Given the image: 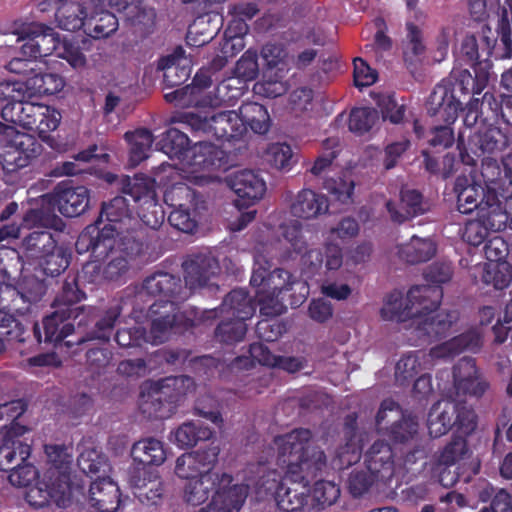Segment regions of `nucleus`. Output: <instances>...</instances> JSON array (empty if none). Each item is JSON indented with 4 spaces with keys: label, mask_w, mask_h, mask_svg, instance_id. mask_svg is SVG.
Instances as JSON below:
<instances>
[{
    "label": "nucleus",
    "mask_w": 512,
    "mask_h": 512,
    "mask_svg": "<svg viewBox=\"0 0 512 512\" xmlns=\"http://www.w3.org/2000/svg\"><path fill=\"white\" fill-rule=\"evenodd\" d=\"M194 379L187 375L168 376L151 382L148 388L154 391V397L164 398L175 407L181 399L194 388Z\"/></svg>",
    "instance_id": "obj_32"
},
{
    "label": "nucleus",
    "mask_w": 512,
    "mask_h": 512,
    "mask_svg": "<svg viewBox=\"0 0 512 512\" xmlns=\"http://www.w3.org/2000/svg\"><path fill=\"white\" fill-rule=\"evenodd\" d=\"M64 188L59 183L54 192L41 196L30 202V208L25 212L21 225H7L0 229V241L7 238H18L22 230L38 227H58V215L62 214Z\"/></svg>",
    "instance_id": "obj_8"
},
{
    "label": "nucleus",
    "mask_w": 512,
    "mask_h": 512,
    "mask_svg": "<svg viewBox=\"0 0 512 512\" xmlns=\"http://www.w3.org/2000/svg\"><path fill=\"white\" fill-rule=\"evenodd\" d=\"M309 429L298 428L274 438L277 447V464L284 470V478L303 484V490L285 487L283 476L277 470H269L262 476V485L267 491H274L278 508L284 512H299L310 499L307 487L321 476L327 468L325 452L311 444Z\"/></svg>",
    "instance_id": "obj_1"
},
{
    "label": "nucleus",
    "mask_w": 512,
    "mask_h": 512,
    "mask_svg": "<svg viewBox=\"0 0 512 512\" xmlns=\"http://www.w3.org/2000/svg\"><path fill=\"white\" fill-rule=\"evenodd\" d=\"M470 452L465 436L453 435L440 452L437 461L439 465L450 467L464 459Z\"/></svg>",
    "instance_id": "obj_53"
},
{
    "label": "nucleus",
    "mask_w": 512,
    "mask_h": 512,
    "mask_svg": "<svg viewBox=\"0 0 512 512\" xmlns=\"http://www.w3.org/2000/svg\"><path fill=\"white\" fill-rule=\"evenodd\" d=\"M26 501L36 509L48 506L50 503L61 506L64 501L63 484L55 480L49 481L43 475V479L27 491Z\"/></svg>",
    "instance_id": "obj_39"
},
{
    "label": "nucleus",
    "mask_w": 512,
    "mask_h": 512,
    "mask_svg": "<svg viewBox=\"0 0 512 512\" xmlns=\"http://www.w3.org/2000/svg\"><path fill=\"white\" fill-rule=\"evenodd\" d=\"M106 6L122 13L124 21L133 34L145 38L151 35L156 26V12L153 8L143 7L140 0H106Z\"/></svg>",
    "instance_id": "obj_16"
},
{
    "label": "nucleus",
    "mask_w": 512,
    "mask_h": 512,
    "mask_svg": "<svg viewBox=\"0 0 512 512\" xmlns=\"http://www.w3.org/2000/svg\"><path fill=\"white\" fill-rule=\"evenodd\" d=\"M340 494L339 486L333 481L318 480L311 491V508L323 510L333 505L340 497Z\"/></svg>",
    "instance_id": "obj_50"
},
{
    "label": "nucleus",
    "mask_w": 512,
    "mask_h": 512,
    "mask_svg": "<svg viewBox=\"0 0 512 512\" xmlns=\"http://www.w3.org/2000/svg\"><path fill=\"white\" fill-rule=\"evenodd\" d=\"M418 436V422L413 417L403 416L392 424L389 437L394 443L405 444L416 440Z\"/></svg>",
    "instance_id": "obj_63"
},
{
    "label": "nucleus",
    "mask_w": 512,
    "mask_h": 512,
    "mask_svg": "<svg viewBox=\"0 0 512 512\" xmlns=\"http://www.w3.org/2000/svg\"><path fill=\"white\" fill-rule=\"evenodd\" d=\"M148 315L152 318L150 334L153 343L167 340L170 332H180L193 326V321L179 311L173 300H157L150 305Z\"/></svg>",
    "instance_id": "obj_13"
},
{
    "label": "nucleus",
    "mask_w": 512,
    "mask_h": 512,
    "mask_svg": "<svg viewBox=\"0 0 512 512\" xmlns=\"http://www.w3.org/2000/svg\"><path fill=\"white\" fill-rule=\"evenodd\" d=\"M323 188L334 197L335 200L347 204L352 200L355 182L347 174H342L336 178H326L323 182Z\"/></svg>",
    "instance_id": "obj_55"
},
{
    "label": "nucleus",
    "mask_w": 512,
    "mask_h": 512,
    "mask_svg": "<svg viewBox=\"0 0 512 512\" xmlns=\"http://www.w3.org/2000/svg\"><path fill=\"white\" fill-rule=\"evenodd\" d=\"M421 371V363L414 353L403 355L395 367L396 382L405 386L413 381Z\"/></svg>",
    "instance_id": "obj_60"
},
{
    "label": "nucleus",
    "mask_w": 512,
    "mask_h": 512,
    "mask_svg": "<svg viewBox=\"0 0 512 512\" xmlns=\"http://www.w3.org/2000/svg\"><path fill=\"white\" fill-rule=\"evenodd\" d=\"M482 280L493 285L495 289L502 290L512 281V266L506 261L491 263L484 269Z\"/></svg>",
    "instance_id": "obj_57"
},
{
    "label": "nucleus",
    "mask_w": 512,
    "mask_h": 512,
    "mask_svg": "<svg viewBox=\"0 0 512 512\" xmlns=\"http://www.w3.org/2000/svg\"><path fill=\"white\" fill-rule=\"evenodd\" d=\"M281 235L289 243L290 248L296 254H302L307 250V240L303 235V227L298 220H290L281 224Z\"/></svg>",
    "instance_id": "obj_64"
},
{
    "label": "nucleus",
    "mask_w": 512,
    "mask_h": 512,
    "mask_svg": "<svg viewBox=\"0 0 512 512\" xmlns=\"http://www.w3.org/2000/svg\"><path fill=\"white\" fill-rule=\"evenodd\" d=\"M367 470L381 483L387 484L394 476L395 463L391 446L383 441H375L365 453Z\"/></svg>",
    "instance_id": "obj_24"
},
{
    "label": "nucleus",
    "mask_w": 512,
    "mask_h": 512,
    "mask_svg": "<svg viewBox=\"0 0 512 512\" xmlns=\"http://www.w3.org/2000/svg\"><path fill=\"white\" fill-rule=\"evenodd\" d=\"M125 139L130 144V162L138 165L148 157L153 143V135L148 129H137L125 133Z\"/></svg>",
    "instance_id": "obj_48"
},
{
    "label": "nucleus",
    "mask_w": 512,
    "mask_h": 512,
    "mask_svg": "<svg viewBox=\"0 0 512 512\" xmlns=\"http://www.w3.org/2000/svg\"><path fill=\"white\" fill-rule=\"evenodd\" d=\"M154 398V391L147 387L146 391L141 392L139 408L141 412L149 419H165L168 418L175 406L162 397L160 399Z\"/></svg>",
    "instance_id": "obj_49"
},
{
    "label": "nucleus",
    "mask_w": 512,
    "mask_h": 512,
    "mask_svg": "<svg viewBox=\"0 0 512 512\" xmlns=\"http://www.w3.org/2000/svg\"><path fill=\"white\" fill-rule=\"evenodd\" d=\"M58 215V227H52L55 233L46 230H37L25 237L24 247L27 257L31 259H45L44 257L50 256L56 249V244L61 235L62 221Z\"/></svg>",
    "instance_id": "obj_33"
},
{
    "label": "nucleus",
    "mask_w": 512,
    "mask_h": 512,
    "mask_svg": "<svg viewBox=\"0 0 512 512\" xmlns=\"http://www.w3.org/2000/svg\"><path fill=\"white\" fill-rule=\"evenodd\" d=\"M245 125V133L248 127L256 134H266L271 126V119L267 108L257 102L243 103L238 111Z\"/></svg>",
    "instance_id": "obj_42"
},
{
    "label": "nucleus",
    "mask_w": 512,
    "mask_h": 512,
    "mask_svg": "<svg viewBox=\"0 0 512 512\" xmlns=\"http://www.w3.org/2000/svg\"><path fill=\"white\" fill-rule=\"evenodd\" d=\"M0 136L8 150L0 154V165L6 173H13L30 165L42 151L34 136L19 132L14 126L0 122Z\"/></svg>",
    "instance_id": "obj_10"
},
{
    "label": "nucleus",
    "mask_w": 512,
    "mask_h": 512,
    "mask_svg": "<svg viewBox=\"0 0 512 512\" xmlns=\"http://www.w3.org/2000/svg\"><path fill=\"white\" fill-rule=\"evenodd\" d=\"M133 460L142 465L141 468L159 466L166 459L163 443L155 438H145L135 442L131 449Z\"/></svg>",
    "instance_id": "obj_40"
},
{
    "label": "nucleus",
    "mask_w": 512,
    "mask_h": 512,
    "mask_svg": "<svg viewBox=\"0 0 512 512\" xmlns=\"http://www.w3.org/2000/svg\"><path fill=\"white\" fill-rule=\"evenodd\" d=\"M137 254L138 253L131 254L122 251L120 248V241L118 240V250H115L114 248L113 252H110L108 256L105 258H95L92 256V253L90 252L91 260L83 265V272L85 274L91 273L92 276L94 274L99 275L102 268V262L111 255L112 258L103 268L102 275L107 280L115 281L118 280L128 271L129 261L127 259V256H133Z\"/></svg>",
    "instance_id": "obj_29"
},
{
    "label": "nucleus",
    "mask_w": 512,
    "mask_h": 512,
    "mask_svg": "<svg viewBox=\"0 0 512 512\" xmlns=\"http://www.w3.org/2000/svg\"><path fill=\"white\" fill-rule=\"evenodd\" d=\"M379 120V112L372 107H355L351 110L349 115L348 127L349 130L362 136L373 128Z\"/></svg>",
    "instance_id": "obj_52"
},
{
    "label": "nucleus",
    "mask_w": 512,
    "mask_h": 512,
    "mask_svg": "<svg viewBox=\"0 0 512 512\" xmlns=\"http://www.w3.org/2000/svg\"><path fill=\"white\" fill-rule=\"evenodd\" d=\"M122 193L129 195L137 206L157 199L155 181L145 175L126 176L122 180Z\"/></svg>",
    "instance_id": "obj_41"
},
{
    "label": "nucleus",
    "mask_w": 512,
    "mask_h": 512,
    "mask_svg": "<svg viewBox=\"0 0 512 512\" xmlns=\"http://www.w3.org/2000/svg\"><path fill=\"white\" fill-rule=\"evenodd\" d=\"M302 285L308 293V287L299 282L296 277L283 268H276L270 272L268 287L271 291L259 294L258 304L260 313L264 316L275 317L286 312L287 307H299L306 299L305 294L295 295L291 291L294 286Z\"/></svg>",
    "instance_id": "obj_9"
},
{
    "label": "nucleus",
    "mask_w": 512,
    "mask_h": 512,
    "mask_svg": "<svg viewBox=\"0 0 512 512\" xmlns=\"http://www.w3.org/2000/svg\"><path fill=\"white\" fill-rule=\"evenodd\" d=\"M220 448L214 442L206 447L184 453L176 460L175 474L186 480L202 478L203 474L215 473L213 470L218 461Z\"/></svg>",
    "instance_id": "obj_15"
},
{
    "label": "nucleus",
    "mask_w": 512,
    "mask_h": 512,
    "mask_svg": "<svg viewBox=\"0 0 512 512\" xmlns=\"http://www.w3.org/2000/svg\"><path fill=\"white\" fill-rule=\"evenodd\" d=\"M230 186L237 194L238 207H249L260 200L266 192V183L252 170L236 172L230 179Z\"/></svg>",
    "instance_id": "obj_23"
},
{
    "label": "nucleus",
    "mask_w": 512,
    "mask_h": 512,
    "mask_svg": "<svg viewBox=\"0 0 512 512\" xmlns=\"http://www.w3.org/2000/svg\"><path fill=\"white\" fill-rule=\"evenodd\" d=\"M44 341L53 343L55 347H61L64 338V312L55 311L44 318Z\"/></svg>",
    "instance_id": "obj_62"
},
{
    "label": "nucleus",
    "mask_w": 512,
    "mask_h": 512,
    "mask_svg": "<svg viewBox=\"0 0 512 512\" xmlns=\"http://www.w3.org/2000/svg\"><path fill=\"white\" fill-rule=\"evenodd\" d=\"M229 483L233 481V476L226 472L206 473L202 478L189 480L185 486V500L188 504L198 506L205 503L214 494L217 483Z\"/></svg>",
    "instance_id": "obj_30"
},
{
    "label": "nucleus",
    "mask_w": 512,
    "mask_h": 512,
    "mask_svg": "<svg viewBox=\"0 0 512 512\" xmlns=\"http://www.w3.org/2000/svg\"><path fill=\"white\" fill-rule=\"evenodd\" d=\"M247 486L243 484H233L219 482L215 486L212 494V502L219 511L239 512L247 498Z\"/></svg>",
    "instance_id": "obj_34"
},
{
    "label": "nucleus",
    "mask_w": 512,
    "mask_h": 512,
    "mask_svg": "<svg viewBox=\"0 0 512 512\" xmlns=\"http://www.w3.org/2000/svg\"><path fill=\"white\" fill-rule=\"evenodd\" d=\"M89 493L86 500L99 512H116L121 503L119 486L110 477H98L89 481Z\"/></svg>",
    "instance_id": "obj_26"
},
{
    "label": "nucleus",
    "mask_w": 512,
    "mask_h": 512,
    "mask_svg": "<svg viewBox=\"0 0 512 512\" xmlns=\"http://www.w3.org/2000/svg\"><path fill=\"white\" fill-rule=\"evenodd\" d=\"M212 84L211 77L204 73H196L192 83L171 92L165 93L166 102L179 108L202 107L207 104L204 99V90Z\"/></svg>",
    "instance_id": "obj_25"
},
{
    "label": "nucleus",
    "mask_w": 512,
    "mask_h": 512,
    "mask_svg": "<svg viewBox=\"0 0 512 512\" xmlns=\"http://www.w3.org/2000/svg\"><path fill=\"white\" fill-rule=\"evenodd\" d=\"M132 222L137 223L125 197L116 196L108 203L104 202L99 218L79 234L75 242L77 253L91 252L95 258H105L113 252L117 239L122 251L140 253L143 244L133 236Z\"/></svg>",
    "instance_id": "obj_2"
},
{
    "label": "nucleus",
    "mask_w": 512,
    "mask_h": 512,
    "mask_svg": "<svg viewBox=\"0 0 512 512\" xmlns=\"http://www.w3.org/2000/svg\"><path fill=\"white\" fill-rule=\"evenodd\" d=\"M158 70L163 71V88L170 89L184 84L191 75V67L181 63H159Z\"/></svg>",
    "instance_id": "obj_59"
},
{
    "label": "nucleus",
    "mask_w": 512,
    "mask_h": 512,
    "mask_svg": "<svg viewBox=\"0 0 512 512\" xmlns=\"http://www.w3.org/2000/svg\"><path fill=\"white\" fill-rule=\"evenodd\" d=\"M328 208V199L325 195L311 189H302L291 205V213L298 218L312 219L325 214Z\"/></svg>",
    "instance_id": "obj_35"
},
{
    "label": "nucleus",
    "mask_w": 512,
    "mask_h": 512,
    "mask_svg": "<svg viewBox=\"0 0 512 512\" xmlns=\"http://www.w3.org/2000/svg\"><path fill=\"white\" fill-rule=\"evenodd\" d=\"M121 314L122 306L120 303H115L108 307L95 323V328L92 332L93 338L108 342Z\"/></svg>",
    "instance_id": "obj_56"
},
{
    "label": "nucleus",
    "mask_w": 512,
    "mask_h": 512,
    "mask_svg": "<svg viewBox=\"0 0 512 512\" xmlns=\"http://www.w3.org/2000/svg\"><path fill=\"white\" fill-rule=\"evenodd\" d=\"M39 267H34V273L21 264V276L16 287L10 284L0 283V304L12 308L19 315L29 311L30 306L42 299L46 292V283L43 276L48 268L39 262Z\"/></svg>",
    "instance_id": "obj_7"
},
{
    "label": "nucleus",
    "mask_w": 512,
    "mask_h": 512,
    "mask_svg": "<svg viewBox=\"0 0 512 512\" xmlns=\"http://www.w3.org/2000/svg\"><path fill=\"white\" fill-rule=\"evenodd\" d=\"M257 302L255 298L249 295L244 289H233L223 299L220 307L214 309V317L218 311L220 315L235 319L248 320L256 312Z\"/></svg>",
    "instance_id": "obj_31"
},
{
    "label": "nucleus",
    "mask_w": 512,
    "mask_h": 512,
    "mask_svg": "<svg viewBox=\"0 0 512 512\" xmlns=\"http://www.w3.org/2000/svg\"><path fill=\"white\" fill-rule=\"evenodd\" d=\"M442 298L443 292L438 286H413L408 290L403 306L402 293L393 291L386 297L380 314L384 320L405 322L415 319L416 315L425 309L437 307L441 304Z\"/></svg>",
    "instance_id": "obj_6"
},
{
    "label": "nucleus",
    "mask_w": 512,
    "mask_h": 512,
    "mask_svg": "<svg viewBox=\"0 0 512 512\" xmlns=\"http://www.w3.org/2000/svg\"><path fill=\"white\" fill-rule=\"evenodd\" d=\"M457 195V209L462 214H469L487 203V191L476 183H470L466 177H457L454 184Z\"/></svg>",
    "instance_id": "obj_36"
},
{
    "label": "nucleus",
    "mask_w": 512,
    "mask_h": 512,
    "mask_svg": "<svg viewBox=\"0 0 512 512\" xmlns=\"http://www.w3.org/2000/svg\"><path fill=\"white\" fill-rule=\"evenodd\" d=\"M491 63L485 59L482 63H476L473 69L474 76L468 69L453 68L449 77L437 84L431 92L426 110L429 116L437 121L454 123L458 112L463 109V99L471 94H481L487 87L490 79Z\"/></svg>",
    "instance_id": "obj_3"
},
{
    "label": "nucleus",
    "mask_w": 512,
    "mask_h": 512,
    "mask_svg": "<svg viewBox=\"0 0 512 512\" xmlns=\"http://www.w3.org/2000/svg\"><path fill=\"white\" fill-rule=\"evenodd\" d=\"M453 384L458 396L481 397L489 388L488 382L479 375L472 357L461 358L453 367Z\"/></svg>",
    "instance_id": "obj_19"
},
{
    "label": "nucleus",
    "mask_w": 512,
    "mask_h": 512,
    "mask_svg": "<svg viewBox=\"0 0 512 512\" xmlns=\"http://www.w3.org/2000/svg\"><path fill=\"white\" fill-rule=\"evenodd\" d=\"M142 289L148 295L160 296L176 303L185 298L181 295L183 286L180 276L165 271H155L147 276L143 280Z\"/></svg>",
    "instance_id": "obj_27"
},
{
    "label": "nucleus",
    "mask_w": 512,
    "mask_h": 512,
    "mask_svg": "<svg viewBox=\"0 0 512 512\" xmlns=\"http://www.w3.org/2000/svg\"><path fill=\"white\" fill-rule=\"evenodd\" d=\"M89 190L85 186L72 187L66 181V218L83 214L89 206Z\"/></svg>",
    "instance_id": "obj_54"
},
{
    "label": "nucleus",
    "mask_w": 512,
    "mask_h": 512,
    "mask_svg": "<svg viewBox=\"0 0 512 512\" xmlns=\"http://www.w3.org/2000/svg\"><path fill=\"white\" fill-rule=\"evenodd\" d=\"M184 280L191 290L209 285L219 271V263L210 253L199 252L187 256L183 264Z\"/></svg>",
    "instance_id": "obj_20"
},
{
    "label": "nucleus",
    "mask_w": 512,
    "mask_h": 512,
    "mask_svg": "<svg viewBox=\"0 0 512 512\" xmlns=\"http://www.w3.org/2000/svg\"><path fill=\"white\" fill-rule=\"evenodd\" d=\"M247 333L246 320L226 317L215 329V338L217 341L233 345L243 341Z\"/></svg>",
    "instance_id": "obj_51"
},
{
    "label": "nucleus",
    "mask_w": 512,
    "mask_h": 512,
    "mask_svg": "<svg viewBox=\"0 0 512 512\" xmlns=\"http://www.w3.org/2000/svg\"><path fill=\"white\" fill-rule=\"evenodd\" d=\"M175 197L185 198L190 203L196 198V192L188 186L173 187L164 195L165 202L171 201L169 204L173 209L170 211L168 221L179 231L192 233L197 227V221L189 207L185 203L174 202Z\"/></svg>",
    "instance_id": "obj_21"
},
{
    "label": "nucleus",
    "mask_w": 512,
    "mask_h": 512,
    "mask_svg": "<svg viewBox=\"0 0 512 512\" xmlns=\"http://www.w3.org/2000/svg\"><path fill=\"white\" fill-rule=\"evenodd\" d=\"M497 31L505 50L503 56L509 58L512 55V0H506L501 9Z\"/></svg>",
    "instance_id": "obj_61"
},
{
    "label": "nucleus",
    "mask_w": 512,
    "mask_h": 512,
    "mask_svg": "<svg viewBox=\"0 0 512 512\" xmlns=\"http://www.w3.org/2000/svg\"><path fill=\"white\" fill-rule=\"evenodd\" d=\"M28 432V428L13 424L3 435L0 445V470H6L11 465L25 462L31 455V447L20 440Z\"/></svg>",
    "instance_id": "obj_22"
},
{
    "label": "nucleus",
    "mask_w": 512,
    "mask_h": 512,
    "mask_svg": "<svg viewBox=\"0 0 512 512\" xmlns=\"http://www.w3.org/2000/svg\"><path fill=\"white\" fill-rule=\"evenodd\" d=\"M374 100L384 121L388 120L392 124H406L407 107L404 103H398L394 93H379Z\"/></svg>",
    "instance_id": "obj_47"
},
{
    "label": "nucleus",
    "mask_w": 512,
    "mask_h": 512,
    "mask_svg": "<svg viewBox=\"0 0 512 512\" xmlns=\"http://www.w3.org/2000/svg\"><path fill=\"white\" fill-rule=\"evenodd\" d=\"M176 444L181 448H190L199 441L209 440L213 431L200 423L184 422L173 433Z\"/></svg>",
    "instance_id": "obj_46"
},
{
    "label": "nucleus",
    "mask_w": 512,
    "mask_h": 512,
    "mask_svg": "<svg viewBox=\"0 0 512 512\" xmlns=\"http://www.w3.org/2000/svg\"><path fill=\"white\" fill-rule=\"evenodd\" d=\"M190 143V139L185 133L176 128H169L161 135L156 146L169 158L184 161L189 154Z\"/></svg>",
    "instance_id": "obj_44"
},
{
    "label": "nucleus",
    "mask_w": 512,
    "mask_h": 512,
    "mask_svg": "<svg viewBox=\"0 0 512 512\" xmlns=\"http://www.w3.org/2000/svg\"><path fill=\"white\" fill-rule=\"evenodd\" d=\"M95 8H100L94 15L87 18V14L80 10L81 17L66 15V31H75L84 28L83 34L66 37V62L75 69L86 66V52L91 51L93 39L107 38L115 33L119 27L118 18L113 12L106 10L109 6H101L92 0Z\"/></svg>",
    "instance_id": "obj_4"
},
{
    "label": "nucleus",
    "mask_w": 512,
    "mask_h": 512,
    "mask_svg": "<svg viewBox=\"0 0 512 512\" xmlns=\"http://www.w3.org/2000/svg\"><path fill=\"white\" fill-rule=\"evenodd\" d=\"M357 419L356 413H349L344 418L343 432L346 443L337 448L336 455L332 459L333 469L343 470L349 468L360 459V448L355 443Z\"/></svg>",
    "instance_id": "obj_28"
},
{
    "label": "nucleus",
    "mask_w": 512,
    "mask_h": 512,
    "mask_svg": "<svg viewBox=\"0 0 512 512\" xmlns=\"http://www.w3.org/2000/svg\"><path fill=\"white\" fill-rule=\"evenodd\" d=\"M6 122L19 125L25 129H36L39 137L50 148L60 151L61 141L57 140L53 132L60 124L61 113L50 107L29 101L28 99L7 103L1 111Z\"/></svg>",
    "instance_id": "obj_5"
},
{
    "label": "nucleus",
    "mask_w": 512,
    "mask_h": 512,
    "mask_svg": "<svg viewBox=\"0 0 512 512\" xmlns=\"http://www.w3.org/2000/svg\"><path fill=\"white\" fill-rule=\"evenodd\" d=\"M481 177L487 190L488 207L495 211L500 207L502 198L500 188L502 187V166L493 157H484L481 162Z\"/></svg>",
    "instance_id": "obj_38"
},
{
    "label": "nucleus",
    "mask_w": 512,
    "mask_h": 512,
    "mask_svg": "<svg viewBox=\"0 0 512 512\" xmlns=\"http://www.w3.org/2000/svg\"><path fill=\"white\" fill-rule=\"evenodd\" d=\"M436 253V245L430 239L413 236L409 243L399 249V257L409 264L429 261Z\"/></svg>",
    "instance_id": "obj_45"
},
{
    "label": "nucleus",
    "mask_w": 512,
    "mask_h": 512,
    "mask_svg": "<svg viewBox=\"0 0 512 512\" xmlns=\"http://www.w3.org/2000/svg\"><path fill=\"white\" fill-rule=\"evenodd\" d=\"M482 345L479 333L466 331L452 339L433 347L430 354L434 358H453L464 351L477 352Z\"/></svg>",
    "instance_id": "obj_37"
},
{
    "label": "nucleus",
    "mask_w": 512,
    "mask_h": 512,
    "mask_svg": "<svg viewBox=\"0 0 512 512\" xmlns=\"http://www.w3.org/2000/svg\"><path fill=\"white\" fill-rule=\"evenodd\" d=\"M390 220L401 225L430 211V202L417 189L402 188L399 200H388L385 204Z\"/></svg>",
    "instance_id": "obj_17"
},
{
    "label": "nucleus",
    "mask_w": 512,
    "mask_h": 512,
    "mask_svg": "<svg viewBox=\"0 0 512 512\" xmlns=\"http://www.w3.org/2000/svg\"><path fill=\"white\" fill-rule=\"evenodd\" d=\"M128 482L134 496L146 506L161 505L166 496V487L158 471L151 468H131Z\"/></svg>",
    "instance_id": "obj_14"
},
{
    "label": "nucleus",
    "mask_w": 512,
    "mask_h": 512,
    "mask_svg": "<svg viewBox=\"0 0 512 512\" xmlns=\"http://www.w3.org/2000/svg\"><path fill=\"white\" fill-rule=\"evenodd\" d=\"M456 408L452 401L434 404L429 412L427 427L429 435L432 438H439L453 428L452 420L454 419Z\"/></svg>",
    "instance_id": "obj_43"
},
{
    "label": "nucleus",
    "mask_w": 512,
    "mask_h": 512,
    "mask_svg": "<svg viewBox=\"0 0 512 512\" xmlns=\"http://www.w3.org/2000/svg\"><path fill=\"white\" fill-rule=\"evenodd\" d=\"M45 479L55 480L63 484L64 448L61 445H46Z\"/></svg>",
    "instance_id": "obj_58"
},
{
    "label": "nucleus",
    "mask_w": 512,
    "mask_h": 512,
    "mask_svg": "<svg viewBox=\"0 0 512 512\" xmlns=\"http://www.w3.org/2000/svg\"><path fill=\"white\" fill-rule=\"evenodd\" d=\"M187 124L194 131L211 134L218 140L231 141L240 139L245 134V125L241 116L234 110L220 111L218 113L205 112L186 113Z\"/></svg>",
    "instance_id": "obj_12"
},
{
    "label": "nucleus",
    "mask_w": 512,
    "mask_h": 512,
    "mask_svg": "<svg viewBox=\"0 0 512 512\" xmlns=\"http://www.w3.org/2000/svg\"><path fill=\"white\" fill-rule=\"evenodd\" d=\"M468 138L466 147L464 134L459 132L457 148L459 149L461 162L469 166H475L478 158L492 157V155L503 152L509 146L507 134L493 125L469 135Z\"/></svg>",
    "instance_id": "obj_11"
},
{
    "label": "nucleus",
    "mask_w": 512,
    "mask_h": 512,
    "mask_svg": "<svg viewBox=\"0 0 512 512\" xmlns=\"http://www.w3.org/2000/svg\"><path fill=\"white\" fill-rule=\"evenodd\" d=\"M440 304L431 309H425L416 315L417 334L419 338H424L428 342H434L446 337L457 320L455 311H444L439 309Z\"/></svg>",
    "instance_id": "obj_18"
}]
</instances>
